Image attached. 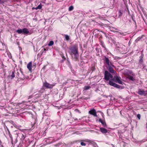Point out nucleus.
Masks as SVG:
<instances>
[{"instance_id":"nucleus-1","label":"nucleus","mask_w":147,"mask_h":147,"mask_svg":"<svg viewBox=\"0 0 147 147\" xmlns=\"http://www.w3.org/2000/svg\"><path fill=\"white\" fill-rule=\"evenodd\" d=\"M69 54L72 58L76 61L79 58V54L78 52V47L77 44L74 45L69 48Z\"/></svg>"},{"instance_id":"nucleus-2","label":"nucleus","mask_w":147,"mask_h":147,"mask_svg":"<svg viewBox=\"0 0 147 147\" xmlns=\"http://www.w3.org/2000/svg\"><path fill=\"white\" fill-rule=\"evenodd\" d=\"M110 78L113 79V76L112 75L110 74L106 70L104 74V79L106 81H108L109 80Z\"/></svg>"},{"instance_id":"nucleus-3","label":"nucleus","mask_w":147,"mask_h":147,"mask_svg":"<svg viewBox=\"0 0 147 147\" xmlns=\"http://www.w3.org/2000/svg\"><path fill=\"white\" fill-rule=\"evenodd\" d=\"M111 80L115 82L118 83L120 84H123V82L121 80V78L120 77L117 76H115L114 78Z\"/></svg>"},{"instance_id":"nucleus-4","label":"nucleus","mask_w":147,"mask_h":147,"mask_svg":"<svg viewBox=\"0 0 147 147\" xmlns=\"http://www.w3.org/2000/svg\"><path fill=\"white\" fill-rule=\"evenodd\" d=\"M103 60H104V62L107 64L108 66L110 65L111 66H112L113 67H114V65L112 64L108 58L105 57V58L103 59Z\"/></svg>"},{"instance_id":"nucleus-5","label":"nucleus","mask_w":147,"mask_h":147,"mask_svg":"<svg viewBox=\"0 0 147 147\" xmlns=\"http://www.w3.org/2000/svg\"><path fill=\"white\" fill-rule=\"evenodd\" d=\"M109 83L110 85L113 86L117 88H120L121 86H120L113 82L111 80H109Z\"/></svg>"},{"instance_id":"nucleus-6","label":"nucleus","mask_w":147,"mask_h":147,"mask_svg":"<svg viewBox=\"0 0 147 147\" xmlns=\"http://www.w3.org/2000/svg\"><path fill=\"white\" fill-rule=\"evenodd\" d=\"M108 66V70L112 74H114L116 75L117 73L113 69L112 66L110 65Z\"/></svg>"},{"instance_id":"nucleus-7","label":"nucleus","mask_w":147,"mask_h":147,"mask_svg":"<svg viewBox=\"0 0 147 147\" xmlns=\"http://www.w3.org/2000/svg\"><path fill=\"white\" fill-rule=\"evenodd\" d=\"M129 73L132 75V76L130 75H128L127 77V78L129 79V80L134 81L135 80V79L133 77L135 76V74L133 73L132 71H131Z\"/></svg>"},{"instance_id":"nucleus-8","label":"nucleus","mask_w":147,"mask_h":147,"mask_svg":"<svg viewBox=\"0 0 147 147\" xmlns=\"http://www.w3.org/2000/svg\"><path fill=\"white\" fill-rule=\"evenodd\" d=\"M88 113L91 115H92L94 117H97V116L96 111L94 109H92L89 111Z\"/></svg>"},{"instance_id":"nucleus-9","label":"nucleus","mask_w":147,"mask_h":147,"mask_svg":"<svg viewBox=\"0 0 147 147\" xmlns=\"http://www.w3.org/2000/svg\"><path fill=\"white\" fill-rule=\"evenodd\" d=\"M43 86L47 88H51L54 85L53 84H50L47 82H45L43 84Z\"/></svg>"},{"instance_id":"nucleus-10","label":"nucleus","mask_w":147,"mask_h":147,"mask_svg":"<svg viewBox=\"0 0 147 147\" xmlns=\"http://www.w3.org/2000/svg\"><path fill=\"white\" fill-rule=\"evenodd\" d=\"M27 68L29 69V71L31 72L32 67V64L31 61L29 62L27 64Z\"/></svg>"},{"instance_id":"nucleus-11","label":"nucleus","mask_w":147,"mask_h":147,"mask_svg":"<svg viewBox=\"0 0 147 147\" xmlns=\"http://www.w3.org/2000/svg\"><path fill=\"white\" fill-rule=\"evenodd\" d=\"M20 74L19 76V78L23 80L25 79L26 77L23 74L22 72L21 71H20Z\"/></svg>"},{"instance_id":"nucleus-12","label":"nucleus","mask_w":147,"mask_h":147,"mask_svg":"<svg viewBox=\"0 0 147 147\" xmlns=\"http://www.w3.org/2000/svg\"><path fill=\"white\" fill-rule=\"evenodd\" d=\"M23 34H28L29 33V31L28 30V29L26 28H23L22 29Z\"/></svg>"},{"instance_id":"nucleus-13","label":"nucleus","mask_w":147,"mask_h":147,"mask_svg":"<svg viewBox=\"0 0 147 147\" xmlns=\"http://www.w3.org/2000/svg\"><path fill=\"white\" fill-rule=\"evenodd\" d=\"M99 121L101 123L103 127H107V125L105 121H103L101 119H99Z\"/></svg>"},{"instance_id":"nucleus-14","label":"nucleus","mask_w":147,"mask_h":147,"mask_svg":"<svg viewBox=\"0 0 147 147\" xmlns=\"http://www.w3.org/2000/svg\"><path fill=\"white\" fill-rule=\"evenodd\" d=\"M138 93L139 95H144L145 96V91L144 90H139L138 91Z\"/></svg>"},{"instance_id":"nucleus-15","label":"nucleus","mask_w":147,"mask_h":147,"mask_svg":"<svg viewBox=\"0 0 147 147\" xmlns=\"http://www.w3.org/2000/svg\"><path fill=\"white\" fill-rule=\"evenodd\" d=\"M100 131L103 133H106L107 132V130L103 127H100Z\"/></svg>"},{"instance_id":"nucleus-16","label":"nucleus","mask_w":147,"mask_h":147,"mask_svg":"<svg viewBox=\"0 0 147 147\" xmlns=\"http://www.w3.org/2000/svg\"><path fill=\"white\" fill-rule=\"evenodd\" d=\"M140 59L139 62V65L141 64L143 62V55H142L140 57Z\"/></svg>"},{"instance_id":"nucleus-17","label":"nucleus","mask_w":147,"mask_h":147,"mask_svg":"<svg viewBox=\"0 0 147 147\" xmlns=\"http://www.w3.org/2000/svg\"><path fill=\"white\" fill-rule=\"evenodd\" d=\"M81 142L80 144L82 146H85L86 145V143H84V142H86V141L84 140H81L79 141Z\"/></svg>"},{"instance_id":"nucleus-18","label":"nucleus","mask_w":147,"mask_h":147,"mask_svg":"<svg viewBox=\"0 0 147 147\" xmlns=\"http://www.w3.org/2000/svg\"><path fill=\"white\" fill-rule=\"evenodd\" d=\"M16 32L19 34H23L22 29H18L16 31Z\"/></svg>"},{"instance_id":"nucleus-19","label":"nucleus","mask_w":147,"mask_h":147,"mask_svg":"<svg viewBox=\"0 0 147 147\" xmlns=\"http://www.w3.org/2000/svg\"><path fill=\"white\" fill-rule=\"evenodd\" d=\"M143 35L142 36H141L139 37L138 38L135 40L136 42H138L140 41L142 38Z\"/></svg>"},{"instance_id":"nucleus-20","label":"nucleus","mask_w":147,"mask_h":147,"mask_svg":"<svg viewBox=\"0 0 147 147\" xmlns=\"http://www.w3.org/2000/svg\"><path fill=\"white\" fill-rule=\"evenodd\" d=\"M42 5L41 3H40V4L38 5L37 7H36V9L37 10L38 9H40L42 8Z\"/></svg>"},{"instance_id":"nucleus-21","label":"nucleus","mask_w":147,"mask_h":147,"mask_svg":"<svg viewBox=\"0 0 147 147\" xmlns=\"http://www.w3.org/2000/svg\"><path fill=\"white\" fill-rule=\"evenodd\" d=\"M122 12H123V11L122 12L121 10H119V11L118 13L119 17H120L121 16H122Z\"/></svg>"},{"instance_id":"nucleus-22","label":"nucleus","mask_w":147,"mask_h":147,"mask_svg":"<svg viewBox=\"0 0 147 147\" xmlns=\"http://www.w3.org/2000/svg\"><path fill=\"white\" fill-rule=\"evenodd\" d=\"M15 72V71H13L12 72V74L11 75V79H12L15 76V74H14Z\"/></svg>"},{"instance_id":"nucleus-23","label":"nucleus","mask_w":147,"mask_h":147,"mask_svg":"<svg viewBox=\"0 0 147 147\" xmlns=\"http://www.w3.org/2000/svg\"><path fill=\"white\" fill-rule=\"evenodd\" d=\"M53 41L51 40L49 42V43L48 44V46H51L53 45Z\"/></svg>"},{"instance_id":"nucleus-24","label":"nucleus","mask_w":147,"mask_h":147,"mask_svg":"<svg viewBox=\"0 0 147 147\" xmlns=\"http://www.w3.org/2000/svg\"><path fill=\"white\" fill-rule=\"evenodd\" d=\"M90 86H86L84 87V90H87L90 89Z\"/></svg>"},{"instance_id":"nucleus-25","label":"nucleus","mask_w":147,"mask_h":147,"mask_svg":"<svg viewBox=\"0 0 147 147\" xmlns=\"http://www.w3.org/2000/svg\"><path fill=\"white\" fill-rule=\"evenodd\" d=\"M74 7L73 6L71 5L69 7L68 10L69 11H72Z\"/></svg>"},{"instance_id":"nucleus-26","label":"nucleus","mask_w":147,"mask_h":147,"mask_svg":"<svg viewBox=\"0 0 147 147\" xmlns=\"http://www.w3.org/2000/svg\"><path fill=\"white\" fill-rule=\"evenodd\" d=\"M8 134H9V135L10 138L11 139V141H13V138H12V135L10 134V132L9 131H8Z\"/></svg>"},{"instance_id":"nucleus-27","label":"nucleus","mask_w":147,"mask_h":147,"mask_svg":"<svg viewBox=\"0 0 147 147\" xmlns=\"http://www.w3.org/2000/svg\"><path fill=\"white\" fill-rule=\"evenodd\" d=\"M116 32L118 33H119V34H120L121 35H125L124 34V33H125V32L124 33L123 32H120L118 31H116Z\"/></svg>"},{"instance_id":"nucleus-28","label":"nucleus","mask_w":147,"mask_h":147,"mask_svg":"<svg viewBox=\"0 0 147 147\" xmlns=\"http://www.w3.org/2000/svg\"><path fill=\"white\" fill-rule=\"evenodd\" d=\"M65 38L67 40H68L69 39V36L67 35H65Z\"/></svg>"},{"instance_id":"nucleus-29","label":"nucleus","mask_w":147,"mask_h":147,"mask_svg":"<svg viewBox=\"0 0 147 147\" xmlns=\"http://www.w3.org/2000/svg\"><path fill=\"white\" fill-rule=\"evenodd\" d=\"M99 32H100L97 29H96L94 30V33H97V34H99L98 33Z\"/></svg>"},{"instance_id":"nucleus-30","label":"nucleus","mask_w":147,"mask_h":147,"mask_svg":"<svg viewBox=\"0 0 147 147\" xmlns=\"http://www.w3.org/2000/svg\"><path fill=\"white\" fill-rule=\"evenodd\" d=\"M20 74V73L18 71L17 72L16 76H17V78H19Z\"/></svg>"},{"instance_id":"nucleus-31","label":"nucleus","mask_w":147,"mask_h":147,"mask_svg":"<svg viewBox=\"0 0 147 147\" xmlns=\"http://www.w3.org/2000/svg\"><path fill=\"white\" fill-rule=\"evenodd\" d=\"M95 70V68L94 66H92L91 68V70L92 71H94Z\"/></svg>"},{"instance_id":"nucleus-32","label":"nucleus","mask_w":147,"mask_h":147,"mask_svg":"<svg viewBox=\"0 0 147 147\" xmlns=\"http://www.w3.org/2000/svg\"><path fill=\"white\" fill-rule=\"evenodd\" d=\"M137 117L139 119H140L141 117V115L140 114H138L137 115Z\"/></svg>"},{"instance_id":"nucleus-33","label":"nucleus","mask_w":147,"mask_h":147,"mask_svg":"<svg viewBox=\"0 0 147 147\" xmlns=\"http://www.w3.org/2000/svg\"><path fill=\"white\" fill-rule=\"evenodd\" d=\"M22 136H21V139L22 140H24L25 138L24 135L23 134H22Z\"/></svg>"},{"instance_id":"nucleus-34","label":"nucleus","mask_w":147,"mask_h":147,"mask_svg":"<svg viewBox=\"0 0 147 147\" xmlns=\"http://www.w3.org/2000/svg\"><path fill=\"white\" fill-rule=\"evenodd\" d=\"M33 88H31L30 90V92L31 93L33 91Z\"/></svg>"},{"instance_id":"nucleus-35","label":"nucleus","mask_w":147,"mask_h":147,"mask_svg":"<svg viewBox=\"0 0 147 147\" xmlns=\"http://www.w3.org/2000/svg\"><path fill=\"white\" fill-rule=\"evenodd\" d=\"M145 96H147V90L146 91H145Z\"/></svg>"},{"instance_id":"nucleus-36","label":"nucleus","mask_w":147,"mask_h":147,"mask_svg":"<svg viewBox=\"0 0 147 147\" xmlns=\"http://www.w3.org/2000/svg\"><path fill=\"white\" fill-rule=\"evenodd\" d=\"M62 58H63V59H65L66 58H65V56H63V55H62Z\"/></svg>"},{"instance_id":"nucleus-37","label":"nucleus","mask_w":147,"mask_h":147,"mask_svg":"<svg viewBox=\"0 0 147 147\" xmlns=\"http://www.w3.org/2000/svg\"><path fill=\"white\" fill-rule=\"evenodd\" d=\"M36 95H37V97H40V95H39L37 94H36Z\"/></svg>"},{"instance_id":"nucleus-38","label":"nucleus","mask_w":147,"mask_h":147,"mask_svg":"<svg viewBox=\"0 0 147 147\" xmlns=\"http://www.w3.org/2000/svg\"><path fill=\"white\" fill-rule=\"evenodd\" d=\"M36 7H32V9H36Z\"/></svg>"},{"instance_id":"nucleus-39","label":"nucleus","mask_w":147,"mask_h":147,"mask_svg":"<svg viewBox=\"0 0 147 147\" xmlns=\"http://www.w3.org/2000/svg\"><path fill=\"white\" fill-rule=\"evenodd\" d=\"M1 0H0V3H1V4H2L3 3V2H1Z\"/></svg>"},{"instance_id":"nucleus-40","label":"nucleus","mask_w":147,"mask_h":147,"mask_svg":"<svg viewBox=\"0 0 147 147\" xmlns=\"http://www.w3.org/2000/svg\"><path fill=\"white\" fill-rule=\"evenodd\" d=\"M45 66H44L43 67V68H45Z\"/></svg>"},{"instance_id":"nucleus-41","label":"nucleus","mask_w":147,"mask_h":147,"mask_svg":"<svg viewBox=\"0 0 147 147\" xmlns=\"http://www.w3.org/2000/svg\"><path fill=\"white\" fill-rule=\"evenodd\" d=\"M44 50L45 51H46L47 50L46 49H44Z\"/></svg>"},{"instance_id":"nucleus-42","label":"nucleus","mask_w":147,"mask_h":147,"mask_svg":"<svg viewBox=\"0 0 147 147\" xmlns=\"http://www.w3.org/2000/svg\"><path fill=\"white\" fill-rule=\"evenodd\" d=\"M103 46V47H104V48H105V47L103 46Z\"/></svg>"},{"instance_id":"nucleus-43","label":"nucleus","mask_w":147,"mask_h":147,"mask_svg":"<svg viewBox=\"0 0 147 147\" xmlns=\"http://www.w3.org/2000/svg\"><path fill=\"white\" fill-rule=\"evenodd\" d=\"M1 147H3V146H1Z\"/></svg>"},{"instance_id":"nucleus-44","label":"nucleus","mask_w":147,"mask_h":147,"mask_svg":"<svg viewBox=\"0 0 147 147\" xmlns=\"http://www.w3.org/2000/svg\"><path fill=\"white\" fill-rule=\"evenodd\" d=\"M146 147H147V146H146Z\"/></svg>"}]
</instances>
